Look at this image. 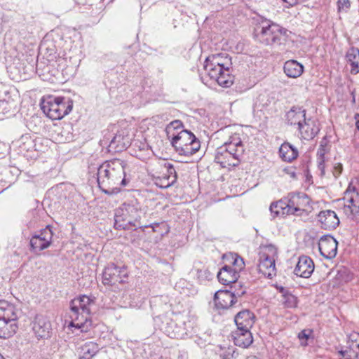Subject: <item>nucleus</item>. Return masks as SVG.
<instances>
[{
  "label": "nucleus",
  "instance_id": "22",
  "mask_svg": "<svg viewBox=\"0 0 359 359\" xmlns=\"http://www.w3.org/2000/svg\"><path fill=\"white\" fill-rule=\"evenodd\" d=\"M231 335L234 344L239 347L247 348L253 341L250 330L237 329L232 332Z\"/></svg>",
  "mask_w": 359,
  "mask_h": 359
},
{
  "label": "nucleus",
  "instance_id": "45",
  "mask_svg": "<svg viewBox=\"0 0 359 359\" xmlns=\"http://www.w3.org/2000/svg\"><path fill=\"white\" fill-rule=\"evenodd\" d=\"M355 118L356 121L355 126L358 130H359V114H355Z\"/></svg>",
  "mask_w": 359,
  "mask_h": 359
},
{
  "label": "nucleus",
  "instance_id": "14",
  "mask_svg": "<svg viewBox=\"0 0 359 359\" xmlns=\"http://www.w3.org/2000/svg\"><path fill=\"white\" fill-rule=\"evenodd\" d=\"M245 292L242 291L241 293H235L229 290H219L215 294V304L218 309H228L236 302L237 296L240 297Z\"/></svg>",
  "mask_w": 359,
  "mask_h": 359
},
{
  "label": "nucleus",
  "instance_id": "42",
  "mask_svg": "<svg viewBox=\"0 0 359 359\" xmlns=\"http://www.w3.org/2000/svg\"><path fill=\"white\" fill-rule=\"evenodd\" d=\"M289 6H294L299 3V1H306L307 0H283Z\"/></svg>",
  "mask_w": 359,
  "mask_h": 359
},
{
  "label": "nucleus",
  "instance_id": "46",
  "mask_svg": "<svg viewBox=\"0 0 359 359\" xmlns=\"http://www.w3.org/2000/svg\"><path fill=\"white\" fill-rule=\"evenodd\" d=\"M238 353H236L235 351H233L231 357L236 358L238 356Z\"/></svg>",
  "mask_w": 359,
  "mask_h": 359
},
{
  "label": "nucleus",
  "instance_id": "50",
  "mask_svg": "<svg viewBox=\"0 0 359 359\" xmlns=\"http://www.w3.org/2000/svg\"><path fill=\"white\" fill-rule=\"evenodd\" d=\"M0 359H4V356L1 354H0Z\"/></svg>",
  "mask_w": 359,
  "mask_h": 359
},
{
  "label": "nucleus",
  "instance_id": "12",
  "mask_svg": "<svg viewBox=\"0 0 359 359\" xmlns=\"http://www.w3.org/2000/svg\"><path fill=\"white\" fill-rule=\"evenodd\" d=\"M290 215L301 216L309 205V198L305 194H290L285 197Z\"/></svg>",
  "mask_w": 359,
  "mask_h": 359
},
{
  "label": "nucleus",
  "instance_id": "18",
  "mask_svg": "<svg viewBox=\"0 0 359 359\" xmlns=\"http://www.w3.org/2000/svg\"><path fill=\"white\" fill-rule=\"evenodd\" d=\"M314 271L313 260L307 256H301L294 268V273L297 276L307 278Z\"/></svg>",
  "mask_w": 359,
  "mask_h": 359
},
{
  "label": "nucleus",
  "instance_id": "40",
  "mask_svg": "<svg viewBox=\"0 0 359 359\" xmlns=\"http://www.w3.org/2000/svg\"><path fill=\"white\" fill-rule=\"evenodd\" d=\"M311 334V330H302L301 331L299 334L298 337L300 340L305 339L307 340L309 337V335Z\"/></svg>",
  "mask_w": 359,
  "mask_h": 359
},
{
  "label": "nucleus",
  "instance_id": "11",
  "mask_svg": "<svg viewBox=\"0 0 359 359\" xmlns=\"http://www.w3.org/2000/svg\"><path fill=\"white\" fill-rule=\"evenodd\" d=\"M275 250L273 248H267L259 254V271L264 276L271 278L276 276V264L274 255Z\"/></svg>",
  "mask_w": 359,
  "mask_h": 359
},
{
  "label": "nucleus",
  "instance_id": "36",
  "mask_svg": "<svg viewBox=\"0 0 359 359\" xmlns=\"http://www.w3.org/2000/svg\"><path fill=\"white\" fill-rule=\"evenodd\" d=\"M232 259H233V269L234 271H238V273L239 274V272L244 268L245 263L242 257H239L236 254L232 255Z\"/></svg>",
  "mask_w": 359,
  "mask_h": 359
},
{
  "label": "nucleus",
  "instance_id": "33",
  "mask_svg": "<svg viewBox=\"0 0 359 359\" xmlns=\"http://www.w3.org/2000/svg\"><path fill=\"white\" fill-rule=\"evenodd\" d=\"M344 200L346 201V204L354 208L355 211L359 210V192L355 188H353V191L350 188L346 191Z\"/></svg>",
  "mask_w": 359,
  "mask_h": 359
},
{
  "label": "nucleus",
  "instance_id": "15",
  "mask_svg": "<svg viewBox=\"0 0 359 359\" xmlns=\"http://www.w3.org/2000/svg\"><path fill=\"white\" fill-rule=\"evenodd\" d=\"M337 245V241L330 235L323 236L318 243L320 252L326 259H332L336 256Z\"/></svg>",
  "mask_w": 359,
  "mask_h": 359
},
{
  "label": "nucleus",
  "instance_id": "25",
  "mask_svg": "<svg viewBox=\"0 0 359 359\" xmlns=\"http://www.w3.org/2000/svg\"><path fill=\"white\" fill-rule=\"evenodd\" d=\"M283 70L287 76L294 79L302 74L304 66L297 60H290L285 62Z\"/></svg>",
  "mask_w": 359,
  "mask_h": 359
},
{
  "label": "nucleus",
  "instance_id": "51",
  "mask_svg": "<svg viewBox=\"0 0 359 359\" xmlns=\"http://www.w3.org/2000/svg\"><path fill=\"white\" fill-rule=\"evenodd\" d=\"M254 359H258V358H255Z\"/></svg>",
  "mask_w": 359,
  "mask_h": 359
},
{
  "label": "nucleus",
  "instance_id": "8",
  "mask_svg": "<svg viewBox=\"0 0 359 359\" xmlns=\"http://www.w3.org/2000/svg\"><path fill=\"white\" fill-rule=\"evenodd\" d=\"M41 107L43 113L50 118L60 120L71 112L73 102L69 99L66 101L62 97H50L42 101Z\"/></svg>",
  "mask_w": 359,
  "mask_h": 359
},
{
  "label": "nucleus",
  "instance_id": "39",
  "mask_svg": "<svg viewBox=\"0 0 359 359\" xmlns=\"http://www.w3.org/2000/svg\"><path fill=\"white\" fill-rule=\"evenodd\" d=\"M339 359H353L350 350L340 351L338 353Z\"/></svg>",
  "mask_w": 359,
  "mask_h": 359
},
{
  "label": "nucleus",
  "instance_id": "13",
  "mask_svg": "<svg viewBox=\"0 0 359 359\" xmlns=\"http://www.w3.org/2000/svg\"><path fill=\"white\" fill-rule=\"evenodd\" d=\"M53 236V233L50 226L41 230L39 233L32 236L30 239L32 250L36 253L48 248L52 243Z\"/></svg>",
  "mask_w": 359,
  "mask_h": 359
},
{
  "label": "nucleus",
  "instance_id": "21",
  "mask_svg": "<svg viewBox=\"0 0 359 359\" xmlns=\"http://www.w3.org/2000/svg\"><path fill=\"white\" fill-rule=\"evenodd\" d=\"M255 316L253 313L246 309L238 312L234 318L237 329L250 330L255 323Z\"/></svg>",
  "mask_w": 359,
  "mask_h": 359
},
{
  "label": "nucleus",
  "instance_id": "5",
  "mask_svg": "<svg viewBox=\"0 0 359 359\" xmlns=\"http://www.w3.org/2000/svg\"><path fill=\"white\" fill-rule=\"evenodd\" d=\"M255 36L266 46L280 45L286 41L287 30L270 20H262L255 29Z\"/></svg>",
  "mask_w": 359,
  "mask_h": 359
},
{
  "label": "nucleus",
  "instance_id": "10",
  "mask_svg": "<svg viewBox=\"0 0 359 359\" xmlns=\"http://www.w3.org/2000/svg\"><path fill=\"white\" fill-rule=\"evenodd\" d=\"M243 154L235 150L231 151L222 145L217 149L215 160L222 168H229L239 165Z\"/></svg>",
  "mask_w": 359,
  "mask_h": 359
},
{
  "label": "nucleus",
  "instance_id": "6",
  "mask_svg": "<svg viewBox=\"0 0 359 359\" xmlns=\"http://www.w3.org/2000/svg\"><path fill=\"white\" fill-rule=\"evenodd\" d=\"M19 314L20 312L14 304L6 301H0V338H8L16 332V321Z\"/></svg>",
  "mask_w": 359,
  "mask_h": 359
},
{
  "label": "nucleus",
  "instance_id": "35",
  "mask_svg": "<svg viewBox=\"0 0 359 359\" xmlns=\"http://www.w3.org/2000/svg\"><path fill=\"white\" fill-rule=\"evenodd\" d=\"M283 293V304L287 308H294L297 306V298L283 288L280 290Z\"/></svg>",
  "mask_w": 359,
  "mask_h": 359
},
{
  "label": "nucleus",
  "instance_id": "19",
  "mask_svg": "<svg viewBox=\"0 0 359 359\" xmlns=\"http://www.w3.org/2000/svg\"><path fill=\"white\" fill-rule=\"evenodd\" d=\"M223 131L229 135L228 140L224 143L223 146L231 149V151L235 150L240 154H243L244 146L241 137V134L237 132L231 131L230 126L226 127Z\"/></svg>",
  "mask_w": 359,
  "mask_h": 359
},
{
  "label": "nucleus",
  "instance_id": "34",
  "mask_svg": "<svg viewBox=\"0 0 359 359\" xmlns=\"http://www.w3.org/2000/svg\"><path fill=\"white\" fill-rule=\"evenodd\" d=\"M178 130H184L182 122L180 120L171 121L165 128V133L168 138L170 140L172 137L176 136L178 133Z\"/></svg>",
  "mask_w": 359,
  "mask_h": 359
},
{
  "label": "nucleus",
  "instance_id": "17",
  "mask_svg": "<svg viewBox=\"0 0 359 359\" xmlns=\"http://www.w3.org/2000/svg\"><path fill=\"white\" fill-rule=\"evenodd\" d=\"M32 330L38 339H46L50 337L51 325L46 317L37 315L33 322Z\"/></svg>",
  "mask_w": 359,
  "mask_h": 359
},
{
  "label": "nucleus",
  "instance_id": "26",
  "mask_svg": "<svg viewBox=\"0 0 359 359\" xmlns=\"http://www.w3.org/2000/svg\"><path fill=\"white\" fill-rule=\"evenodd\" d=\"M299 152L296 147L289 142H284L279 149L280 157L286 162H291L296 159Z\"/></svg>",
  "mask_w": 359,
  "mask_h": 359
},
{
  "label": "nucleus",
  "instance_id": "2",
  "mask_svg": "<svg viewBox=\"0 0 359 359\" xmlns=\"http://www.w3.org/2000/svg\"><path fill=\"white\" fill-rule=\"evenodd\" d=\"M231 58L226 53H218L208 56L204 62L205 74L210 80L216 81L224 88L233 83V76L230 72Z\"/></svg>",
  "mask_w": 359,
  "mask_h": 359
},
{
  "label": "nucleus",
  "instance_id": "23",
  "mask_svg": "<svg viewBox=\"0 0 359 359\" xmlns=\"http://www.w3.org/2000/svg\"><path fill=\"white\" fill-rule=\"evenodd\" d=\"M219 281L224 285H229L230 283H236L239 274L238 271H234L231 266H224L219 273H217Z\"/></svg>",
  "mask_w": 359,
  "mask_h": 359
},
{
  "label": "nucleus",
  "instance_id": "37",
  "mask_svg": "<svg viewBox=\"0 0 359 359\" xmlns=\"http://www.w3.org/2000/svg\"><path fill=\"white\" fill-rule=\"evenodd\" d=\"M344 214L349 219L354 220L359 212V210H355V208L351 207L350 205L345 204L343 208Z\"/></svg>",
  "mask_w": 359,
  "mask_h": 359
},
{
  "label": "nucleus",
  "instance_id": "9",
  "mask_svg": "<svg viewBox=\"0 0 359 359\" xmlns=\"http://www.w3.org/2000/svg\"><path fill=\"white\" fill-rule=\"evenodd\" d=\"M127 277L128 272L124 266L109 264L103 271L102 283L104 285H116L125 283Z\"/></svg>",
  "mask_w": 359,
  "mask_h": 359
},
{
  "label": "nucleus",
  "instance_id": "28",
  "mask_svg": "<svg viewBox=\"0 0 359 359\" xmlns=\"http://www.w3.org/2000/svg\"><path fill=\"white\" fill-rule=\"evenodd\" d=\"M287 208V205L285 197L278 201L272 203L269 209L273 217H284L290 215Z\"/></svg>",
  "mask_w": 359,
  "mask_h": 359
},
{
  "label": "nucleus",
  "instance_id": "47",
  "mask_svg": "<svg viewBox=\"0 0 359 359\" xmlns=\"http://www.w3.org/2000/svg\"><path fill=\"white\" fill-rule=\"evenodd\" d=\"M355 359H359V352L355 353Z\"/></svg>",
  "mask_w": 359,
  "mask_h": 359
},
{
  "label": "nucleus",
  "instance_id": "38",
  "mask_svg": "<svg viewBox=\"0 0 359 359\" xmlns=\"http://www.w3.org/2000/svg\"><path fill=\"white\" fill-rule=\"evenodd\" d=\"M351 2L349 0H338L337 10L339 13H347L350 8Z\"/></svg>",
  "mask_w": 359,
  "mask_h": 359
},
{
  "label": "nucleus",
  "instance_id": "31",
  "mask_svg": "<svg viewBox=\"0 0 359 359\" xmlns=\"http://www.w3.org/2000/svg\"><path fill=\"white\" fill-rule=\"evenodd\" d=\"M164 168L167 170V173L164 175L166 177V183H161L159 184L161 188H168L172 185L177 179V172L173 165L170 163H165Z\"/></svg>",
  "mask_w": 359,
  "mask_h": 359
},
{
  "label": "nucleus",
  "instance_id": "16",
  "mask_svg": "<svg viewBox=\"0 0 359 359\" xmlns=\"http://www.w3.org/2000/svg\"><path fill=\"white\" fill-rule=\"evenodd\" d=\"M318 222L325 230H334L339 224V219L336 212L331 210L320 211L318 215Z\"/></svg>",
  "mask_w": 359,
  "mask_h": 359
},
{
  "label": "nucleus",
  "instance_id": "48",
  "mask_svg": "<svg viewBox=\"0 0 359 359\" xmlns=\"http://www.w3.org/2000/svg\"><path fill=\"white\" fill-rule=\"evenodd\" d=\"M116 138H118V137H114V138L111 140V144L114 143Z\"/></svg>",
  "mask_w": 359,
  "mask_h": 359
},
{
  "label": "nucleus",
  "instance_id": "32",
  "mask_svg": "<svg viewBox=\"0 0 359 359\" xmlns=\"http://www.w3.org/2000/svg\"><path fill=\"white\" fill-rule=\"evenodd\" d=\"M330 148L319 147L317 151V164L320 170V175L324 176L325 174V162L327 161L326 154L330 151Z\"/></svg>",
  "mask_w": 359,
  "mask_h": 359
},
{
  "label": "nucleus",
  "instance_id": "4",
  "mask_svg": "<svg viewBox=\"0 0 359 359\" xmlns=\"http://www.w3.org/2000/svg\"><path fill=\"white\" fill-rule=\"evenodd\" d=\"M142 214L140 203L136 200L125 202L116 210L114 226L116 229H133L142 227Z\"/></svg>",
  "mask_w": 359,
  "mask_h": 359
},
{
  "label": "nucleus",
  "instance_id": "1",
  "mask_svg": "<svg viewBox=\"0 0 359 359\" xmlns=\"http://www.w3.org/2000/svg\"><path fill=\"white\" fill-rule=\"evenodd\" d=\"M124 161L114 158L102 163L97 169V183L107 195L118 194L128 181L126 178Z\"/></svg>",
  "mask_w": 359,
  "mask_h": 359
},
{
  "label": "nucleus",
  "instance_id": "27",
  "mask_svg": "<svg viewBox=\"0 0 359 359\" xmlns=\"http://www.w3.org/2000/svg\"><path fill=\"white\" fill-rule=\"evenodd\" d=\"M287 121L291 125L299 126L306 119V111L302 107H293L286 114Z\"/></svg>",
  "mask_w": 359,
  "mask_h": 359
},
{
  "label": "nucleus",
  "instance_id": "41",
  "mask_svg": "<svg viewBox=\"0 0 359 359\" xmlns=\"http://www.w3.org/2000/svg\"><path fill=\"white\" fill-rule=\"evenodd\" d=\"M342 171V165L341 163H337L334 166L333 175L335 177H337Z\"/></svg>",
  "mask_w": 359,
  "mask_h": 359
},
{
  "label": "nucleus",
  "instance_id": "30",
  "mask_svg": "<svg viewBox=\"0 0 359 359\" xmlns=\"http://www.w3.org/2000/svg\"><path fill=\"white\" fill-rule=\"evenodd\" d=\"M99 351L98 345L93 341H88L81 346V355L79 359H92Z\"/></svg>",
  "mask_w": 359,
  "mask_h": 359
},
{
  "label": "nucleus",
  "instance_id": "44",
  "mask_svg": "<svg viewBox=\"0 0 359 359\" xmlns=\"http://www.w3.org/2000/svg\"><path fill=\"white\" fill-rule=\"evenodd\" d=\"M161 183H166V177L163 175L162 178H159L156 180V184L159 186Z\"/></svg>",
  "mask_w": 359,
  "mask_h": 359
},
{
  "label": "nucleus",
  "instance_id": "29",
  "mask_svg": "<svg viewBox=\"0 0 359 359\" xmlns=\"http://www.w3.org/2000/svg\"><path fill=\"white\" fill-rule=\"evenodd\" d=\"M348 62L351 66V72L357 74L359 72V50L352 47L346 53V55Z\"/></svg>",
  "mask_w": 359,
  "mask_h": 359
},
{
  "label": "nucleus",
  "instance_id": "24",
  "mask_svg": "<svg viewBox=\"0 0 359 359\" xmlns=\"http://www.w3.org/2000/svg\"><path fill=\"white\" fill-rule=\"evenodd\" d=\"M161 330L170 338H180L184 334L182 327L168 318H165V321H163Z\"/></svg>",
  "mask_w": 359,
  "mask_h": 359
},
{
  "label": "nucleus",
  "instance_id": "49",
  "mask_svg": "<svg viewBox=\"0 0 359 359\" xmlns=\"http://www.w3.org/2000/svg\"><path fill=\"white\" fill-rule=\"evenodd\" d=\"M290 175H291V177H292L293 178H294V177H295V173H294V172H291Z\"/></svg>",
  "mask_w": 359,
  "mask_h": 359
},
{
  "label": "nucleus",
  "instance_id": "20",
  "mask_svg": "<svg viewBox=\"0 0 359 359\" xmlns=\"http://www.w3.org/2000/svg\"><path fill=\"white\" fill-rule=\"evenodd\" d=\"M301 137L306 140H311L320 131L318 123L313 119H305L299 126Z\"/></svg>",
  "mask_w": 359,
  "mask_h": 359
},
{
  "label": "nucleus",
  "instance_id": "3",
  "mask_svg": "<svg viewBox=\"0 0 359 359\" xmlns=\"http://www.w3.org/2000/svg\"><path fill=\"white\" fill-rule=\"evenodd\" d=\"M94 304V300L86 295L72 299L70 302L69 317L72 322L69 325L81 329V332H88L92 325V321L89 316L91 306Z\"/></svg>",
  "mask_w": 359,
  "mask_h": 359
},
{
  "label": "nucleus",
  "instance_id": "7",
  "mask_svg": "<svg viewBox=\"0 0 359 359\" xmlns=\"http://www.w3.org/2000/svg\"><path fill=\"white\" fill-rule=\"evenodd\" d=\"M172 146L180 154L190 156L201 148V142L196 136L187 130L179 131L176 136L170 140Z\"/></svg>",
  "mask_w": 359,
  "mask_h": 359
},
{
  "label": "nucleus",
  "instance_id": "43",
  "mask_svg": "<svg viewBox=\"0 0 359 359\" xmlns=\"http://www.w3.org/2000/svg\"><path fill=\"white\" fill-rule=\"evenodd\" d=\"M319 147L330 148V146L328 144V142L326 138H323L320 141Z\"/></svg>",
  "mask_w": 359,
  "mask_h": 359
}]
</instances>
